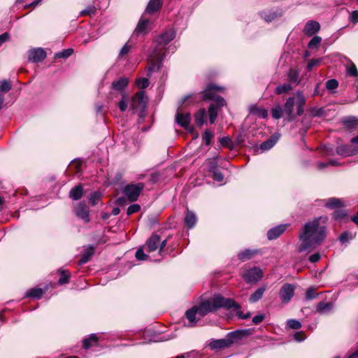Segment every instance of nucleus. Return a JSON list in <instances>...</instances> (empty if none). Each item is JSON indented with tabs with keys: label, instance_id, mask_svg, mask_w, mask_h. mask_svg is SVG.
<instances>
[{
	"label": "nucleus",
	"instance_id": "1",
	"mask_svg": "<svg viewBox=\"0 0 358 358\" xmlns=\"http://www.w3.org/2000/svg\"><path fill=\"white\" fill-rule=\"evenodd\" d=\"M221 308L237 310L240 308V306L232 299L225 298L220 294H215L211 299L203 301L198 306H194L187 310L185 315L191 324H195L208 313L214 312Z\"/></svg>",
	"mask_w": 358,
	"mask_h": 358
},
{
	"label": "nucleus",
	"instance_id": "2",
	"mask_svg": "<svg viewBox=\"0 0 358 358\" xmlns=\"http://www.w3.org/2000/svg\"><path fill=\"white\" fill-rule=\"evenodd\" d=\"M320 219L317 218L306 222L299 234L301 242L298 251L310 252L320 245L326 237V227L320 224Z\"/></svg>",
	"mask_w": 358,
	"mask_h": 358
},
{
	"label": "nucleus",
	"instance_id": "3",
	"mask_svg": "<svg viewBox=\"0 0 358 358\" xmlns=\"http://www.w3.org/2000/svg\"><path fill=\"white\" fill-rule=\"evenodd\" d=\"M176 36V32L170 29L155 38L152 44V49L148 55V67L147 76L150 77L154 71H157L162 66L164 58L166 57L168 50L171 46L166 47Z\"/></svg>",
	"mask_w": 358,
	"mask_h": 358
},
{
	"label": "nucleus",
	"instance_id": "4",
	"mask_svg": "<svg viewBox=\"0 0 358 358\" xmlns=\"http://www.w3.org/2000/svg\"><path fill=\"white\" fill-rule=\"evenodd\" d=\"M213 90L220 91L222 88L217 87L213 84H210L203 92L197 94H194L185 96L182 99V103H184L185 101L189 99H191L192 101H198L200 100L213 101L216 103L217 106H215L214 103H211L208 108L209 121L210 124H213L217 117V107L220 108L226 105L225 100L220 96L215 94L213 92Z\"/></svg>",
	"mask_w": 358,
	"mask_h": 358
},
{
	"label": "nucleus",
	"instance_id": "5",
	"mask_svg": "<svg viewBox=\"0 0 358 358\" xmlns=\"http://www.w3.org/2000/svg\"><path fill=\"white\" fill-rule=\"evenodd\" d=\"M246 335L245 330H236L228 333L224 338L212 341L209 346L211 349L228 348L234 343L240 341Z\"/></svg>",
	"mask_w": 358,
	"mask_h": 358
},
{
	"label": "nucleus",
	"instance_id": "6",
	"mask_svg": "<svg viewBox=\"0 0 358 358\" xmlns=\"http://www.w3.org/2000/svg\"><path fill=\"white\" fill-rule=\"evenodd\" d=\"M167 244V240H161L160 236L153 234L146 241L144 248L148 253L157 251L158 254L162 257V252L164 247Z\"/></svg>",
	"mask_w": 358,
	"mask_h": 358
},
{
	"label": "nucleus",
	"instance_id": "7",
	"mask_svg": "<svg viewBox=\"0 0 358 358\" xmlns=\"http://www.w3.org/2000/svg\"><path fill=\"white\" fill-rule=\"evenodd\" d=\"M143 188L144 184L142 182L129 184L124 187L122 193L129 201L133 202L138 199Z\"/></svg>",
	"mask_w": 358,
	"mask_h": 358
},
{
	"label": "nucleus",
	"instance_id": "8",
	"mask_svg": "<svg viewBox=\"0 0 358 358\" xmlns=\"http://www.w3.org/2000/svg\"><path fill=\"white\" fill-rule=\"evenodd\" d=\"M148 97L144 91H138L133 96L131 101V107L134 110L143 111L147 106Z\"/></svg>",
	"mask_w": 358,
	"mask_h": 358
},
{
	"label": "nucleus",
	"instance_id": "9",
	"mask_svg": "<svg viewBox=\"0 0 358 358\" xmlns=\"http://www.w3.org/2000/svg\"><path fill=\"white\" fill-rule=\"evenodd\" d=\"M242 277L248 283H256L262 278L263 271L260 268L255 266L245 271L242 274Z\"/></svg>",
	"mask_w": 358,
	"mask_h": 358
},
{
	"label": "nucleus",
	"instance_id": "10",
	"mask_svg": "<svg viewBox=\"0 0 358 358\" xmlns=\"http://www.w3.org/2000/svg\"><path fill=\"white\" fill-rule=\"evenodd\" d=\"M296 287L289 283L284 284L280 289L279 297L282 304L289 303L294 295Z\"/></svg>",
	"mask_w": 358,
	"mask_h": 358
},
{
	"label": "nucleus",
	"instance_id": "11",
	"mask_svg": "<svg viewBox=\"0 0 358 358\" xmlns=\"http://www.w3.org/2000/svg\"><path fill=\"white\" fill-rule=\"evenodd\" d=\"M74 214L78 218L83 220L85 223H88L90 219V210L88 206L84 202H79L74 206Z\"/></svg>",
	"mask_w": 358,
	"mask_h": 358
},
{
	"label": "nucleus",
	"instance_id": "12",
	"mask_svg": "<svg viewBox=\"0 0 358 358\" xmlns=\"http://www.w3.org/2000/svg\"><path fill=\"white\" fill-rule=\"evenodd\" d=\"M46 57L45 51L41 48H33L29 50L28 52V59L29 61L38 63L44 60Z\"/></svg>",
	"mask_w": 358,
	"mask_h": 358
},
{
	"label": "nucleus",
	"instance_id": "13",
	"mask_svg": "<svg viewBox=\"0 0 358 358\" xmlns=\"http://www.w3.org/2000/svg\"><path fill=\"white\" fill-rule=\"evenodd\" d=\"M176 122L182 127L187 130L192 131V127L189 123L191 120V115L189 113H182L178 111L176 113Z\"/></svg>",
	"mask_w": 358,
	"mask_h": 358
},
{
	"label": "nucleus",
	"instance_id": "14",
	"mask_svg": "<svg viewBox=\"0 0 358 358\" xmlns=\"http://www.w3.org/2000/svg\"><path fill=\"white\" fill-rule=\"evenodd\" d=\"M208 170L213 173V178L217 182H222L224 176L220 169L217 166L215 159H212L208 163Z\"/></svg>",
	"mask_w": 358,
	"mask_h": 358
},
{
	"label": "nucleus",
	"instance_id": "15",
	"mask_svg": "<svg viewBox=\"0 0 358 358\" xmlns=\"http://www.w3.org/2000/svg\"><path fill=\"white\" fill-rule=\"evenodd\" d=\"M129 84V80L126 77L120 78L117 80H114L111 84V90L117 91L122 95L125 94L124 90Z\"/></svg>",
	"mask_w": 358,
	"mask_h": 358
},
{
	"label": "nucleus",
	"instance_id": "16",
	"mask_svg": "<svg viewBox=\"0 0 358 358\" xmlns=\"http://www.w3.org/2000/svg\"><path fill=\"white\" fill-rule=\"evenodd\" d=\"M289 224H280L270 229L267 232V237L269 240H274L278 238L287 229Z\"/></svg>",
	"mask_w": 358,
	"mask_h": 358
},
{
	"label": "nucleus",
	"instance_id": "17",
	"mask_svg": "<svg viewBox=\"0 0 358 358\" xmlns=\"http://www.w3.org/2000/svg\"><path fill=\"white\" fill-rule=\"evenodd\" d=\"M320 29V23L315 20H309L304 26L303 32L305 35L310 36L317 33Z\"/></svg>",
	"mask_w": 358,
	"mask_h": 358
},
{
	"label": "nucleus",
	"instance_id": "18",
	"mask_svg": "<svg viewBox=\"0 0 358 358\" xmlns=\"http://www.w3.org/2000/svg\"><path fill=\"white\" fill-rule=\"evenodd\" d=\"M358 152V149L352 148V145H343L337 147L336 153L338 155L347 157L354 155Z\"/></svg>",
	"mask_w": 358,
	"mask_h": 358
},
{
	"label": "nucleus",
	"instance_id": "19",
	"mask_svg": "<svg viewBox=\"0 0 358 358\" xmlns=\"http://www.w3.org/2000/svg\"><path fill=\"white\" fill-rule=\"evenodd\" d=\"M294 103V98L289 97L284 105V111L285 114L287 115V118L289 121L293 120L294 119L293 110Z\"/></svg>",
	"mask_w": 358,
	"mask_h": 358
},
{
	"label": "nucleus",
	"instance_id": "20",
	"mask_svg": "<svg viewBox=\"0 0 358 358\" xmlns=\"http://www.w3.org/2000/svg\"><path fill=\"white\" fill-rule=\"evenodd\" d=\"M259 253V250L256 249H245L243 251L240 252L238 254V259L242 262H245L251 258H252L255 255Z\"/></svg>",
	"mask_w": 358,
	"mask_h": 358
},
{
	"label": "nucleus",
	"instance_id": "21",
	"mask_svg": "<svg viewBox=\"0 0 358 358\" xmlns=\"http://www.w3.org/2000/svg\"><path fill=\"white\" fill-rule=\"evenodd\" d=\"M94 254V248L90 245L85 249L81 255L80 260L78 261L79 265H83L89 262Z\"/></svg>",
	"mask_w": 358,
	"mask_h": 358
},
{
	"label": "nucleus",
	"instance_id": "22",
	"mask_svg": "<svg viewBox=\"0 0 358 358\" xmlns=\"http://www.w3.org/2000/svg\"><path fill=\"white\" fill-rule=\"evenodd\" d=\"M296 106H297V115H301L303 113V106L306 103V99L301 91H297L296 92Z\"/></svg>",
	"mask_w": 358,
	"mask_h": 358
},
{
	"label": "nucleus",
	"instance_id": "23",
	"mask_svg": "<svg viewBox=\"0 0 358 358\" xmlns=\"http://www.w3.org/2000/svg\"><path fill=\"white\" fill-rule=\"evenodd\" d=\"M299 74L300 72L298 69L294 68L290 69L287 73V80L289 83L296 85H299L300 83Z\"/></svg>",
	"mask_w": 358,
	"mask_h": 358
},
{
	"label": "nucleus",
	"instance_id": "24",
	"mask_svg": "<svg viewBox=\"0 0 358 358\" xmlns=\"http://www.w3.org/2000/svg\"><path fill=\"white\" fill-rule=\"evenodd\" d=\"M334 308L332 302L320 301L316 307V311L320 314H326L329 313Z\"/></svg>",
	"mask_w": 358,
	"mask_h": 358
},
{
	"label": "nucleus",
	"instance_id": "25",
	"mask_svg": "<svg viewBox=\"0 0 358 358\" xmlns=\"http://www.w3.org/2000/svg\"><path fill=\"white\" fill-rule=\"evenodd\" d=\"M266 289V287L265 285L262 286L257 289L250 296L249 301L250 303H254L257 302L259 299H261Z\"/></svg>",
	"mask_w": 358,
	"mask_h": 358
},
{
	"label": "nucleus",
	"instance_id": "26",
	"mask_svg": "<svg viewBox=\"0 0 358 358\" xmlns=\"http://www.w3.org/2000/svg\"><path fill=\"white\" fill-rule=\"evenodd\" d=\"M83 195V187L82 185H78L73 187L69 192V196L73 200H78Z\"/></svg>",
	"mask_w": 358,
	"mask_h": 358
},
{
	"label": "nucleus",
	"instance_id": "27",
	"mask_svg": "<svg viewBox=\"0 0 358 358\" xmlns=\"http://www.w3.org/2000/svg\"><path fill=\"white\" fill-rule=\"evenodd\" d=\"M278 140V137L275 135H273L268 140L263 142L260 145V149L262 151H266L270 150L271 148L274 146V145L277 143Z\"/></svg>",
	"mask_w": 358,
	"mask_h": 358
},
{
	"label": "nucleus",
	"instance_id": "28",
	"mask_svg": "<svg viewBox=\"0 0 358 358\" xmlns=\"http://www.w3.org/2000/svg\"><path fill=\"white\" fill-rule=\"evenodd\" d=\"M148 24V20H145L143 18H141L135 30L134 34L136 36L144 34L146 32Z\"/></svg>",
	"mask_w": 358,
	"mask_h": 358
},
{
	"label": "nucleus",
	"instance_id": "29",
	"mask_svg": "<svg viewBox=\"0 0 358 358\" xmlns=\"http://www.w3.org/2000/svg\"><path fill=\"white\" fill-rule=\"evenodd\" d=\"M196 220V215L192 211L187 210L185 217V225L189 229H192L195 226Z\"/></svg>",
	"mask_w": 358,
	"mask_h": 358
},
{
	"label": "nucleus",
	"instance_id": "30",
	"mask_svg": "<svg viewBox=\"0 0 358 358\" xmlns=\"http://www.w3.org/2000/svg\"><path fill=\"white\" fill-rule=\"evenodd\" d=\"M99 341V338L96 334H92L90 336L89 338H85L83 341V347L85 349L87 350L92 346H95L97 345Z\"/></svg>",
	"mask_w": 358,
	"mask_h": 358
},
{
	"label": "nucleus",
	"instance_id": "31",
	"mask_svg": "<svg viewBox=\"0 0 358 358\" xmlns=\"http://www.w3.org/2000/svg\"><path fill=\"white\" fill-rule=\"evenodd\" d=\"M206 111L205 108L200 109L194 115L195 123L201 127L206 122Z\"/></svg>",
	"mask_w": 358,
	"mask_h": 358
},
{
	"label": "nucleus",
	"instance_id": "32",
	"mask_svg": "<svg viewBox=\"0 0 358 358\" xmlns=\"http://www.w3.org/2000/svg\"><path fill=\"white\" fill-rule=\"evenodd\" d=\"M161 6L160 0H150L146 8V11L150 13H154L159 10Z\"/></svg>",
	"mask_w": 358,
	"mask_h": 358
},
{
	"label": "nucleus",
	"instance_id": "33",
	"mask_svg": "<svg viewBox=\"0 0 358 358\" xmlns=\"http://www.w3.org/2000/svg\"><path fill=\"white\" fill-rule=\"evenodd\" d=\"M131 45L129 43H126L123 47L120 49L117 59L119 61L122 59H124L127 57V55L129 53L131 49Z\"/></svg>",
	"mask_w": 358,
	"mask_h": 358
},
{
	"label": "nucleus",
	"instance_id": "34",
	"mask_svg": "<svg viewBox=\"0 0 358 358\" xmlns=\"http://www.w3.org/2000/svg\"><path fill=\"white\" fill-rule=\"evenodd\" d=\"M43 294V291L41 288H32L26 292V296L28 297L41 299Z\"/></svg>",
	"mask_w": 358,
	"mask_h": 358
},
{
	"label": "nucleus",
	"instance_id": "35",
	"mask_svg": "<svg viewBox=\"0 0 358 358\" xmlns=\"http://www.w3.org/2000/svg\"><path fill=\"white\" fill-rule=\"evenodd\" d=\"M292 90V87L290 83H284L277 86L275 89V93L276 94H281L283 93L288 92Z\"/></svg>",
	"mask_w": 358,
	"mask_h": 358
},
{
	"label": "nucleus",
	"instance_id": "36",
	"mask_svg": "<svg viewBox=\"0 0 358 358\" xmlns=\"http://www.w3.org/2000/svg\"><path fill=\"white\" fill-rule=\"evenodd\" d=\"M12 88L10 81L4 80L0 82V96H3V94L9 92Z\"/></svg>",
	"mask_w": 358,
	"mask_h": 358
},
{
	"label": "nucleus",
	"instance_id": "37",
	"mask_svg": "<svg viewBox=\"0 0 358 358\" xmlns=\"http://www.w3.org/2000/svg\"><path fill=\"white\" fill-rule=\"evenodd\" d=\"M273 118L275 120L280 119L282 115V108L280 104H277L271 108V110Z\"/></svg>",
	"mask_w": 358,
	"mask_h": 358
},
{
	"label": "nucleus",
	"instance_id": "38",
	"mask_svg": "<svg viewBox=\"0 0 358 358\" xmlns=\"http://www.w3.org/2000/svg\"><path fill=\"white\" fill-rule=\"evenodd\" d=\"M343 123L348 128H355L358 127V119L355 117H349L343 120Z\"/></svg>",
	"mask_w": 358,
	"mask_h": 358
},
{
	"label": "nucleus",
	"instance_id": "39",
	"mask_svg": "<svg viewBox=\"0 0 358 358\" xmlns=\"http://www.w3.org/2000/svg\"><path fill=\"white\" fill-rule=\"evenodd\" d=\"M101 199V194L99 192H94L90 194L89 201L92 206L97 205Z\"/></svg>",
	"mask_w": 358,
	"mask_h": 358
},
{
	"label": "nucleus",
	"instance_id": "40",
	"mask_svg": "<svg viewBox=\"0 0 358 358\" xmlns=\"http://www.w3.org/2000/svg\"><path fill=\"white\" fill-rule=\"evenodd\" d=\"M355 236V234H352L350 231H345L340 235L339 241L343 244L348 242L350 240L353 239Z\"/></svg>",
	"mask_w": 358,
	"mask_h": 358
},
{
	"label": "nucleus",
	"instance_id": "41",
	"mask_svg": "<svg viewBox=\"0 0 358 358\" xmlns=\"http://www.w3.org/2000/svg\"><path fill=\"white\" fill-rule=\"evenodd\" d=\"M145 250L144 245L136 250L135 256L138 260L143 261L149 259V255L145 253Z\"/></svg>",
	"mask_w": 358,
	"mask_h": 358
},
{
	"label": "nucleus",
	"instance_id": "42",
	"mask_svg": "<svg viewBox=\"0 0 358 358\" xmlns=\"http://www.w3.org/2000/svg\"><path fill=\"white\" fill-rule=\"evenodd\" d=\"M69 278H70V274L68 271H62L60 272V276L58 280V283L59 285L66 284L69 280Z\"/></svg>",
	"mask_w": 358,
	"mask_h": 358
},
{
	"label": "nucleus",
	"instance_id": "43",
	"mask_svg": "<svg viewBox=\"0 0 358 358\" xmlns=\"http://www.w3.org/2000/svg\"><path fill=\"white\" fill-rule=\"evenodd\" d=\"M73 52V49L69 48L59 52L55 55V58H63L66 59L69 57Z\"/></svg>",
	"mask_w": 358,
	"mask_h": 358
},
{
	"label": "nucleus",
	"instance_id": "44",
	"mask_svg": "<svg viewBox=\"0 0 358 358\" xmlns=\"http://www.w3.org/2000/svg\"><path fill=\"white\" fill-rule=\"evenodd\" d=\"M341 201L336 198H330L326 203L325 206L329 208H334L341 206Z\"/></svg>",
	"mask_w": 358,
	"mask_h": 358
},
{
	"label": "nucleus",
	"instance_id": "45",
	"mask_svg": "<svg viewBox=\"0 0 358 358\" xmlns=\"http://www.w3.org/2000/svg\"><path fill=\"white\" fill-rule=\"evenodd\" d=\"M96 10V7L94 6L90 5L88 6H87L85 9L81 10L80 12V15L81 16H84V15H90V16H91L92 15L95 14Z\"/></svg>",
	"mask_w": 358,
	"mask_h": 358
},
{
	"label": "nucleus",
	"instance_id": "46",
	"mask_svg": "<svg viewBox=\"0 0 358 358\" xmlns=\"http://www.w3.org/2000/svg\"><path fill=\"white\" fill-rule=\"evenodd\" d=\"M322 38L319 36H315L313 38L309 41L308 44V47L310 49H313L317 48L321 43Z\"/></svg>",
	"mask_w": 358,
	"mask_h": 358
},
{
	"label": "nucleus",
	"instance_id": "47",
	"mask_svg": "<svg viewBox=\"0 0 358 358\" xmlns=\"http://www.w3.org/2000/svg\"><path fill=\"white\" fill-rule=\"evenodd\" d=\"M149 80L146 78H138L136 80V85L138 87L145 89L149 85Z\"/></svg>",
	"mask_w": 358,
	"mask_h": 358
},
{
	"label": "nucleus",
	"instance_id": "48",
	"mask_svg": "<svg viewBox=\"0 0 358 358\" xmlns=\"http://www.w3.org/2000/svg\"><path fill=\"white\" fill-rule=\"evenodd\" d=\"M287 325L292 329H299L301 327V323L295 319L287 320Z\"/></svg>",
	"mask_w": 358,
	"mask_h": 358
},
{
	"label": "nucleus",
	"instance_id": "49",
	"mask_svg": "<svg viewBox=\"0 0 358 358\" xmlns=\"http://www.w3.org/2000/svg\"><path fill=\"white\" fill-rule=\"evenodd\" d=\"M118 106L120 110L122 112H124L127 108V96L125 94H123L122 95V99L118 103Z\"/></svg>",
	"mask_w": 358,
	"mask_h": 358
},
{
	"label": "nucleus",
	"instance_id": "50",
	"mask_svg": "<svg viewBox=\"0 0 358 358\" xmlns=\"http://www.w3.org/2000/svg\"><path fill=\"white\" fill-rule=\"evenodd\" d=\"M310 113L313 117H321L324 114V110L322 108H313L310 109Z\"/></svg>",
	"mask_w": 358,
	"mask_h": 358
},
{
	"label": "nucleus",
	"instance_id": "51",
	"mask_svg": "<svg viewBox=\"0 0 358 358\" xmlns=\"http://www.w3.org/2000/svg\"><path fill=\"white\" fill-rule=\"evenodd\" d=\"M338 86V83L336 79L329 80L326 83V87H327V89L329 90H335L336 88H337Z\"/></svg>",
	"mask_w": 358,
	"mask_h": 358
},
{
	"label": "nucleus",
	"instance_id": "52",
	"mask_svg": "<svg viewBox=\"0 0 358 358\" xmlns=\"http://www.w3.org/2000/svg\"><path fill=\"white\" fill-rule=\"evenodd\" d=\"M317 296V294L315 293V291L313 288L310 287L307 289L306 292V300H312Z\"/></svg>",
	"mask_w": 358,
	"mask_h": 358
},
{
	"label": "nucleus",
	"instance_id": "53",
	"mask_svg": "<svg viewBox=\"0 0 358 358\" xmlns=\"http://www.w3.org/2000/svg\"><path fill=\"white\" fill-rule=\"evenodd\" d=\"M347 73L349 76L353 77H358V71L356 66L354 64H352L347 70Z\"/></svg>",
	"mask_w": 358,
	"mask_h": 358
},
{
	"label": "nucleus",
	"instance_id": "54",
	"mask_svg": "<svg viewBox=\"0 0 358 358\" xmlns=\"http://www.w3.org/2000/svg\"><path fill=\"white\" fill-rule=\"evenodd\" d=\"M140 209H141V207L138 204H132L128 207L127 213L128 215H131L133 213H135L139 211Z\"/></svg>",
	"mask_w": 358,
	"mask_h": 358
},
{
	"label": "nucleus",
	"instance_id": "55",
	"mask_svg": "<svg viewBox=\"0 0 358 358\" xmlns=\"http://www.w3.org/2000/svg\"><path fill=\"white\" fill-rule=\"evenodd\" d=\"M213 137V135L212 134V133L209 132L208 131H205L203 135V140L205 141V143L206 145H209Z\"/></svg>",
	"mask_w": 358,
	"mask_h": 358
},
{
	"label": "nucleus",
	"instance_id": "56",
	"mask_svg": "<svg viewBox=\"0 0 358 358\" xmlns=\"http://www.w3.org/2000/svg\"><path fill=\"white\" fill-rule=\"evenodd\" d=\"M333 216L336 220H341L346 216V213L342 210H338L334 213Z\"/></svg>",
	"mask_w": 358,
	"mask_h": 358
},
{
	"label": "nucleus",
	"instance_id": "57",
	"mask_svg": "<svg viewBox=\"0 0 358 358\" xmlns=\"http://www.w3.org/2000/svg\"><path fill=\"white\" fill-rule=\"evenodd\" d=\"M257 115L262 118H266L268 116V111L266 108H258L256 112Z\"/></svg>",
	"mask_w": 358,
	"mask_h": 358
},
{
	"label": "nucleus",
	"instance_id": "58",
	"mask_svg": "<svg viewBox=\"0 0 358 358\" xmlns=\"http://www.w3.org/2000/svg\"><path fill=\"white\" fill-rule=\"evenodd\" d=\"M264 318H265L264 314H259L257 315H255L252 318V322L255 324H258L261 323L264 320Z\"/></svg>",
	"mask_w": 358,
	"mask_h": 358
},
{
	"label": "nucleus",
	"instance_id": "59",
	"mask_svg": "<svg viewBox=\"0 0 358 358\" xmlns=\"http://www.w3.org/2000/svg\"><path fill=\"white\" fill-rule=\"evenodd\" d=\"M320 62V59H310L309 61L308 65H307L308 70L310 71L315 66L318 64Z\"/></svg>",
	"mask_w": 358,
	"mask_h": 358
},
{
	"label": "nucleus",
	"instance_id": "60",
	"mask_svg": "<svg viewBox=\"0 0 358 358\" xmlns=\"http://www.w3.org/2000/svg\"><path fill=\"white\" fill-rule=\"evenodd\" d=\"M350 20L354 24L358 22V10H354L351 13L350 15Z\"/></svg>",
	"mask_w": 358,
	"mask_h": 358
},
{
	"label": "nucleus",
	"instance_id": "61",
	"mask_svg": "<svg viewBox=\"0 0 358 358\" xmlns=\"http://www.w3.org/2000/svg\"><path fill=\"white\" fill-rule=\"evenodd\" d=\"M294 339L299 342H301L305 340L306 336L302 331L295 333L294 335Z\"/></svg>",
	"mask_w": 358,
	"mask_h": 358
},
{
	"label": "nucleus",
	"instance_id": "62",
	"mask_svg": "<svg viewBox=\"0 0 358 358\" xmlns=\"http://www.w3.org/2000/svg\"><path fill=\"white\" fill-rule=\"evenodd\" d=\"M9 38H10V35L8 32H5V33L2 34L1 35H0V46L3 43H4L7 41H8Z\"/></svg>",
	"mask_w": 358,
	"mask_h": 358
},
{
	"label": "nucleus",
	"instance_id": "63",
	"mask_svg": "<svg viewBox=\"0 0 358 358\" xmlns=\"http://www.w3.org/2000/svg\"><path fill=\"white\" fill-rule=\"evenodd\" d=\"M321 258L319 253H315L309 257V261L312 263L317 262Z\"/></svg>",
	"mask_w": 358,
	"mask_h": 358
},
{
	"label": "nucleus",
	"instance_id": "64",
	"mask_svg": "<svg viewBox=\"0 0 358 358\" xmlns=\"http://www.w3.org/2000/svg\"><path fill=\"white\" fill-rule=\"evenodd\" d=\"M220 142L222 145L227 146L231 143V139L229 137H222L220 138Z\"/></svg>",
	"mask_w": 358,
	"mask_h": 358
}]
</instances>
